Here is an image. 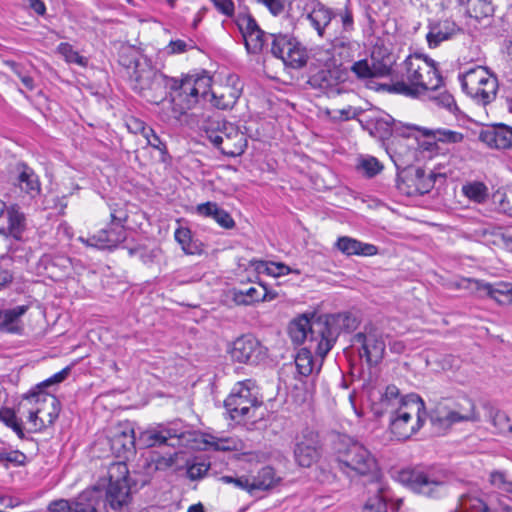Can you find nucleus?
<instances>
[{
	"label": "nucleus",
	"instance_id": "603ef678",
	"mask_svg": "<svg viewBox=\"0 0 512 512\" xmlns=\"http://www.w3.org/2000/svg\"><path fill=\"white\" fill-rule=\"evenodd\" d=\"M210 468V464L205 461L187 463V476L190 480L202 479Z\"/></svg>",
	"mask_w": 512,
	"mask_h": 512
},
{
	"label": "nucleus",
	"instance_id": "9b49d317",
	"mask_svg": "<svg viewBox=\"0 0 512 512\" xmlns=\"http://www.w3.org/2000/svg\"><path fill=\"white\" fill-rule=\"evenodd\" d=\"M479 415L471 399L463 398L455 408L438 403L430 413V421L437 431H443L454 423L462 421H477Z\"/></svg>",
	"mask_w": 512,
	"mask_h": 512
},
{
	"label": "nucleus",
	"instance_id": "7ed1b4c3",
	"mask_svg": "<svg viewBox=\"0 0 512 512\" xmlns=\"http://www.w3.org/2000/svg\"><path fill=\"white\" fill-rule=\"evenodd\" d=\"M334 453L339 470L348 477L367 476L378 468L371 451L351 436L339 435L334 443Z\"/></svg>",
	"mask_w": 512,
	"mask_h": 512
},
{
	"label": "nucleus",
	"instance_id": "5fc2aeb1",
	"mask_svg": "<svg viewBox=\"0 0 512 512\" xmlns=\"http://www.w3.org/2000/svg\"><path fill=\"white\" fill-rule=\"evenodd\" d=\"M58 51L61 55H63L66 61L70 63H77L80 65L84 64V58L79 55L77 51H75L72 46L68 43H61L58 46Z\"/></svg>",
	"mask_w": 512,
	"mask_h": 512
},
{
	"label": "nucleus",
	"instance_id": "69168bd1",
	"mask_svg": "<svg viewBox=\"0 0 512 512\" xmlns=\"http://www.w3.org/2000/svg\"><path fill=\"white\" fill-rule=\"evenodd\" d=\"M269 275L273 277H280L288 275L292 272V269L284 263L270 261Z\"/></svg>",
	"mask_w": 512,
	"mask_h": 512
},
{
	"label": "nucleus",
	"instance_id": "e2e57ef3",
	"mask_svg": "<svg viewBox=\"0 0 512 512\" xmlns=\"http://www.w3.org/2000/svg\"><path fill=\"white\" fill-rule=\"evenodd\" d=\"M485 282L464 278L458 283V287L462 289L469 290L470 292H483V286H485Z\"/></svg>",
	"mask_w": 512,
	"mask_h": 512
},
{
	"label": "nucleus",
	"instance_id": "c9c22d12",
	"mask_svg": "<svg viewBox=\"0 0 512 512\" xmlns=\"http://www.w3.org/2000/svg\"><path fill=\"white\" fill-rule=\"evenodd\" d=\"M483 293L502 305L512 304V284L498 282L496 284L486 283L483 286Z\"/></svg>",
	"mask_w": 512,
	"mask_h": 512
},
{
	"label": "nucleus",
	"instance_id": "9d476101",
	"mask_svg": "<svg viewBox=\"0 0 512 512\" xmlns=\"http://www.w3.org/2000/svg\"><path fill=\"white\" fill-rule=\"evenodd\" d=\"M254 382L246 380L239 382L224 402V406L233 420L252 419L260 402L253 391Z\"/></svg>",
	"mask_w": 512,
	"mask_h": 512
},
{
	"label": "nucleus",
	"instance_id": "774afa93",
	"mask_svg": "<svg viewBox=\"0 0 512 512\" xmlns=\"http://www.w3.org/2000/svg\"><path fill=\"white\" fill-rule=\"evenodd\" d=\"M331 119L336 121H344L349 120L354 117V112L351 107L345 108V109H337L332 112H327Z\"/></svg>",
	"mask_w": 512,
	"mask_h": 512
},
{
	"label": "nucleus",
	"instance_id": "338daca9",
	"mask_svg": "<svg viewBox=\"0 0 512 512\" xmlns=\"http://www.w3.org/2000/svg\"><path fill=\"white\" fill-rule=\"evenodd\" d=\"M126 126L128 130L134 134L140 133L142 136L145 134V130L149 129L145 123L137 118L131 117L127 120Z\"/></svg>",
	"mask_w": 512,
	"mask_h": 512
},
{
	"label": "nucleus",
	"instance_id": "49530a36",
	"mask_svg": "<svg viewBox=\"0 0 512 512\" xmlns=\"http://www.w3.org/2000/svg\"><path fill=\"white\" fill-rule=\"evenodd\" d=\"M307 59L308 55L305 47L300 42H298V45L292 52V55L285 56L284 65L291 68H301L306 64Z\"/></svg>",
	"mask_w": 512,
	"mask_h": 512
},
{
	"label": "nucleus",
	"instance_id": "20e7f679",
	"mask_svg": "<svg viewBox=\"0 0 512 512\" xmlns=\"http://www.w3.org/2000/svg\"><path fill=\"white\" fill-rule=\"evenodd\" d=\"M167 89L171 91L173 117L179 119L201 99H207L212 79L208 75H186L181 79L170 78Z\"/></svg>",
	"mask_w": 512,
	"mask_h": 512
},
{
	"label": "nucleus",
	"instance_id": "0e129e2a",
	"mask_svg": "<svg viewBox=\"0 0 512 512\" xmlns=\"http://www.w3.org/2000/svg\"><path fill=\"white\" fill-rule=\"evenodd\" d=\"M111 227L120 226L124 228V223L128 219L127 212L122 208H113L110 214Z\"/></svg>",
	"mask_w": 512,
	"mask_h": 512
},
{
	"label": "nucleus",
	"instance_id": "7c9ffc66",
	"mask_svg": "<svg viewBox=\"0 0 512 512\" xmlns=\"http://www.w3.org/2000/svg\"><path fill=\"white\" fill-rule=\"evenodd\" d=\"M111 449L119 456L132 453L135 449L136 438L134 429L130 426L115 431L110 439Z\"/></svg>",
	"mask_w": 512,
	"mask_h": 512
},
{
	"label": "nucleus",
	"instance_id": "6ab92c4d",
	"mask_svg": "<svg viewBox=\"0 0 512 512\" xmlns=\"http://www.w3.org/2000/svg\"><path fill=\"white\" fill-rule=\"evenodd\" d=\"M99 502V491L85 490L73 501L59 499L49 504L50 512H96Z\"/></svg>",
	"mask_w": 512,
	"mask_h": 512
},
{
	"label": "nucleus",
	"instance_id": "6e6d98bb",
	"mask_svg": "<svg viewBox=\"0 0 512 512\" xmlns=\"http://www.w3.org/2000/svg\"><path fill=\"white\" fill-rule=\"evenodd\" d=\"M220 480L226 484H233L236 488L245 490L252 495L250 478L248 476L232 477L222 476Z\"/></svg>",
	"mask_w": 512,
	"mask_h": 512
},
{
	"label": "nucleus",
	"instance_id": "0eeeda50",
	"mask_svg": "<svg viewBox=\"0 0 512 512\" xmlns=\"http://www.w3.org/2000/svg\"><path fill=\"white\" fill-rule=\"evenodd\" d=\"M21 408L27 411L32 431H41L51 426L58 418L60 411L57 398L42 391L25 396Z\"/></svg>",
	"mask_w": 512,
	"mask_h": 512
},
{
	"label": "nucleus",
	"instance_id": "c03bdc74",
	"mask_svg": "<svg viewBox=\"0 0 512 512\" xmlns=\"http://www.w3.org/2000/svg\"><path fill=\"white\" fill-rule=\"evenodd\" d=\"M175 239L186 254H195L197 252V245L192 241L191 231L188 228H178L175 231Z\"/></svg>",
	"mask_w": 512,
	"mask_h": 512
},
{
	"label": "nucleus",
	"instance_id": "c85d7f7f",
	"mask_svg": "<svg viewBox=\"0 0 512 512\" xmlns=\"http://www.w3.org/2000/svg\"><path fill=\"white\" fill-rule=\"evenodd\" d=\"M17 171V185L20 190L31 198L38 196L41 191V184L34 170L26 164L20 163L17 165Z\"/></svg>",
	"mask_w": 512,
	"mask_h": 512
},
{
	"label": "nucleus",
	"instance_id": "de8ad7c7",
	"mask_svg": "<svg viewBox=\"0 0 512 512\" xmlns=\"http://www.w3.org/2000/svg\"><path fill=\"white\" fill-rule=\"evenodd\" d=\"M357 168L366 176L373 177L383 169V166L375 157L368 156L359 160Z\"/></svg>",
	"mask_w": 512,
	"mask_h": 512
},
{
	"label": "nucleus",
	"instance_id": "4d7b16f0",
	"mask_svg": "<svg viewBox=\"0 0 512 512\" xmlns=\"http://www.w3.org/2000/svg\"><path fill=\"white\" fill-rule=\"evenodd\" d=\"M26 458V455L18 450L0 451V462L11 463L13 465L19 466L25 463Z\"/></svg>",
	"mask_w": 512,
	"mask_h": 512
},
{
	"label": "nucleus",
	"instance_id": "72a5a7b5",
	"mask_svg": "<svg viewBox=\"0 0 512 512\" xmlns=\"http://www.w3.org/2000/svg\"><path fill=\"white\" fill-rule=\"evenodd\" d=\"M27 311V306H16L0 313V330L8 333H20V317Z\"/></svg>",
	"mask_w": 512,
	"mask_h": 512
},
{
	"label": "nucleus",
	"instance_id": "f8f14e48",
	"mask_svg": "<svg viewBox=\"0 0 512 512\" xmlns=\"http://www.w3.org/2000/svg\"><path fill=\"white\" fill-rule=\"evenodd\" d=\"M235 22L244 38L245 47L249 53L257 54L262 51L270 50L272 46V37L276 34H267L257 24L255 19L247 13H239Z\"/></svg>",
	"mask_w": 512,
	"mask_h": 512
},
{
	"label": "nucleus",
	"instance_id": "4468645a",
	"mask_svg": "<svg viewBox=\"0 0 512 512\" xmlns=\"http://www.w3.org/2000/svg\"><path fill=\"white\" fill-rule=\"evenodd\" d=\"M353 343L361 346L360 355L365 357L370 365H377L384 357V335L372 325L365 326L363 332L355 334Z\"/></svg>",
	"mask_w": 512,
	"mask_h": 512
},
{
	"label": "nucleus",
	"instance_id": "052dcab7",
	"mask_svg": "<svg viewBox=\"0 0 512 512\" xmlns=\"http://www.w3.org/2000/svg\"><path fill=\"white\" fill-rule=\"evenodd\" d=\"M147 142V144L154 149L159 150L161 153L166 152V146L160 138L154 133L153 129L149 127V129L145 130V134L143 136Z\"/></svg>",
	"mask_w": 512,
	"mask_h": 512
},
{
	"label": "nucleus",
	"instance_id": "a18cd8bd",
	"mask_svg": "<svg viewBox=\"0 0 512 512\" xmlns=\"http://www.w3.org/2000/svg\"><path fill=\"white\" fill-rule=\"evenodd\" d=\"M493 198L498 211L512 217V189L503 192L497 191Z\"/></svg>",
	"mask_w": 512,
	"mask_h": 512
},
{
	"label": "nucleus",
	"instance_id": "79ce46f5",
	"mask_svg": "<svg viewBox=\"0 0 512 512\" xmlns=\"http://www.w3.org/2000/svg\"><path fill=\"white\" fill-rule=\"evenodd\" d=\"M362 512H387L386 496L382 488L365 501Z\"/></svg>",
	"mask_w": 512,
	"mask_h": 512
},
{
	"label": "nucleus",
	"instance_id": "dca6fc26",
	"mask_svg": "<svg viewBox=\"0 0 512 512\" xmlns=\"http://www.w3.org/2000/svg\"><path fill=\"white\" fill-rule=\"evenodd\" d=\"M392 63L393 60L390 55L380 57L376 52H373L370 59L354 62L351 71L361 80L380 78L390 74Z\"/></svg>",
	"mask_w": 512,
	"mask_h": 512
},
{
	"label": "nucleus",
	"instance_id": "f03ea898",
	"mask_svg": "<svg viewBox=\"0 0 512 512\" xmlns=\"http://www.w3.org/2000/svg\"><path fill=\"white\" fill-rule=\"evenodd\" d=\"M346 320L349 316L345 314L324 315L312 320L302 315L290 323L288 331L295 344H302L309 338L310 348H313L315 342V352L324 358L339 335L340 324Z\"/></svg>",
	"mask_w": 512,
	"mask_h": 512
},
{
	"label": "nucleus",
	"instance_id": "b1692460",
	"mask_svg": "<svg viewBox=\"0 0 512 512\" xmlns=\"http://www.w3.org/2000/svg\"><path fill=\"white\" fill-rule=\"evenodd\" d=\"M461 32V28L450 19L431 22L426 39L430 48L438 47L442 42L454 38Z\"/></svg>",
	"mask_w": 512,
	"mask_h": 512
},
{
	"label": "nucleus",
	"instance_id": "f704fd0d",
	"mask_svg": "<svg viewBox=\"0 0 512 512\" xmlns=\"http://www.w3.org/2000/svg\"><path fill=\"white\" fill-rule=\"evenodd\" d=\"M298 40L284 34H277L276 37H272V46L270 52L273 56L282 60L285 63V56L292 55L298 45Z\"/></svg>",
	"mask_w": 512,
	"mask_h": 512
},
{
	"label": "nucleus",
	"instance_id": "f3484780",
	"mask_svg": "<svg viewBox=\"0 0 512 512\" xmlns=\"http://www.w3.org/2000/svg\"><path fill=\"white\" fill-rule=\"evenodd\" d=\"M184 437V433H178L174 429L159 426L148 428L140 432L137 441L141 448H149L160 445L176 447L182 444V439Z\"/></svg>",
	"mask_w": 512,
	"mask_h": 512
},
{
	"label": "nucleus",
	"instance_id": "393cba45",
	"mask_svg": "<svg viewBox=\"0 0 512 512\" xmlns=\"http://www.w3.org/2000/svg\"><path fill=\"white\" fill-rule=\"evenodd\" d=\"M240 94V89L234 86L221 85L213 90L209 89V95L204 101L218 109H230L236 104Z\"/></svg>",
	"mask_w": 512,
	"mask_h": 512
},
{
	"label": "nucleus",
	"instance_id": "5701e85b",
	"mask_svg": "<svg viewBox=\"0 0 512 512\" xmlns=\"http://www.w3.org/2000/svg\"><path fill=\"white\" fill-rule=\"evenodd\" d=\"M479 139L490 148L512 149V127L496 124L482 130Z\"/></svg>",
	"mask_w": 512,
	"mask_h": 512
},
{
	"label": "nucleus",
	"instance_id": "2eb2a0df",
	"mask_svg": "<svg viewBox=\"0 0 512 512\" xmlns=\"http://www.w3.org/2000/svg\"><path fill=\"white\" fill-rule=\"evenodd\" d=\"M26 230V216L20 207L13 204L7 206L4 202L0 203V236L5 241L10 238L21 240Z\"/></svg>",
	"mask_w": 512,
	"mask_h": 512
},
{
	"label": "nucleus",
	"instance_id": "bb28decb",
	"mask_svg": "<svg viewBox=\"0 0 512 512\" xmlns=\"http://www.w3.org/2000/svg\"><path fill=\"white\" fill-rule=\"evenodd\" d=\"M132 500L130 485L108 484L105 506L117 512L125 511Z\"/></svg>",
	"mask_w": 512,
	"mask_h": 512
},
{
	"label": "nucleus",
	"instance_id": "aec40b11",
	"mask_svg": "<svg viewBox=\"0 0 512 512\" xmlns=\"http://www.w3.org/2000/svg\"><path fill=\"white\" fill-rule=\"evenodd\" d=\"M419 128L414 126H405L401 135L405 137H409L411 135V131ZM422 135L426 137H430L434 140V145L436 149L440 150L445 148L447 151L453 149L457 144H460L464 141V134L460 131L447 129V128H438V129H420Z\"/></svg>",
	"mask_w": 512,
	"mask_h": 512
},
{
	"label": "nucleus",
	"instance_id": "4c0bfd02",
	"mask_svg": "<svg viewBox=\"0 0 512 512\" xmlns=\"http://www.w3.org/2000/svg\"><path fill=\"white\" fill-rule=\"evenodd\" d=\"M462 194L470 201L482 204L488 198V187L480 181H471L465 183L461 188Z\"/></svg>",
	"mask_w": 512,
	"mask_h": 512
},
{
	"label": "nucleus",
	"instance_id": "a211bd4d",
	"mask_svg": "<svg viewBox=\"0 0 512 512\" xmlns=\"http://www.w3.org/2000/svg\"><path fill=\"white\" fill-rule=\"evenodd\" d=\"M230 354L234 361L254 364L264 357L265 352L258 339L251 334H247L233 342Z\"/></svg>",
	"mask_w": 512,
	"mask_h": 512
},
{
	"label": "nucleus",
	"instance_id": "3c124183",
	"mask_svg": "<svg viewBox=\"0 0 512 512\" xmlns=\"http://www.w3.org/2000/svg\"><path fill=\"white\" fill-rule=\"evenodd\" d=\"M490 482L498 490L512 495V480H509L504 472H492L490 474Z\"/></svg>",
	"mask_w": 512,
	"mask_h": 512
},
{
	"label": "nucleus",
	"instance_id": "cd10ccee",
	"mask_svg": "<svg viewBox=\"0 0 512 512\" xmlns=\"http://www.w3.org/2000/svg\"><path fill=\"white\" fill-rule=\"evenodd\" d=\"M335 246L346 256H373L378 252V248L375 245L363 243L348 236L339 237Z\"/></svg>",
	"mask_w": 512,
	"mask_h": 512
},
{
	"label": "nucleus",
	"instance_id": "473e14b6",
	"mask_svg": "<svg viewBox=\"0 0 512 512\" xmlns=\"http://www.w3.org/2000/svg\"><path fill=\"white\" fill-rule=\"evenodd\" d=\"M196 210L199 215L213 218L221 227L225 229H231L235 226V222L230 214L224 209L220 208L214 202L199 204Z\"/></svg>",
	"mask_w": 512,
	"mask_h": 512
},
{
	"label": "nucleus",
	"instance_id": "a878e982",
	"mask_svg": "<svg viewBox=\"0 0 512 512\" xmlns=\"http://www.w3.org/2000/svg\"><path fill=\"white\" fill-rule=\"evenodd\" d=\"M307 10L306 19L317 31L318 35L322 37L324 35L325 28L332 20L333 15L331 10L317 0L311 1L307 5Z\"/></svg>",
	"mask_w": 512,
	"mask_h": 512
},
{
	"label": "nucleus",
	"instance_id": "1a4fd4ad",
	"mask_svg": "<svg viewBox=\"0 0 512 512\" xmlns=\"http://www.w3.org/2000/svg\"><path fill=\"white\" fill-rule=\"evenodd\" d=\"M461 85L468 96L486 105L496 97L498 80L486 68L477 66L462 75Z\"/></svg>",
	"mask_w": 512,
	"mask_h": 512
},
{
	"label": "nucleus",
	"instance_id": "680f3d73",
	"mask_svg": "<svg viewBox=\"0 0 512 512\" xmlns=\"http://www.w3.org/2000/svg\"><path fill=\"white\" fill-rule=\"evenodd\" d=\"M216 9L227 17L234 16V3L232 0H211Z\"/></svg>",
	"mask_w": 512,
	"mask_h": 512
},
{
	"label": "nucleus",
	"instance_id": "09e8293b",
	"mask_svg": "<svg viewBox=\"0 0 512 512\" xmlns=\"http://www.w3.org/2000/svg\"><path fill=\"white\" fill-rule=\"evenodd\" d=\"M436 175L433 172L425 173V170L419 168L416 170V186L417 190L421 193L429 192L435 183Z\"/></svg>",
	"mask_w": 512,
	"mask_h": 512
},
{
	"label": "nucleus",
	"instance_id": "a19ab883",
	"mask_svg": "<svg viewBox=\"0 0 512 512\" xmlns=\"http://www.w3.org/2000/svg\"><path fill=\"white\" fill-rule=\"evenodd\" d=\"M309 348H302L295 357V366L298 373L302 376H308L313 372V356Z\"/></svg>",
	"mask_w": 512,
	"mask_h": 512
},
{
	"label": "nucleus",
	"instance_id": "2f4dec72",
	"mask_svg": "<svg viewBox=\"0 0 512 512\" xmlns=\"http://www.w3.org/2000/svg\"><path fill=\"white\" fill-rule=\"evenodd\" d=\"M252 495L257 491L274 488L281 480L271 466L262 467L255 475L249 476Z\"/></svg>",
	"mask_w": 512,
	"mask_h": 512
},
{
	"label": "nucleus",
	"instance_id": "c756f323",
	"mask_svg": "<svg viewBox=\"0 0 512 512\" xmlns=\"http://www.w3.org/2000/svg\"><path fill=\"white\" fill-rule=\"evenodd\" d=\"M370 134L379 139L388 138L394 131H398L395 120L388 114L377 113L366 121Z\"/></svg>",
	"mask_w": 512,
	"mask_h": 512
},
{
	"label": "nucleus",
	"instance_id": "423d86ee",
	"mask_svg": "<svg viewBox=\"0 0 512 512\" xmlns=\"http://www.w3.org/2000/svg\"><path fill=\"white\" fill-rule=\"evenodd\" d=\"M130 81L132 88L151 103L159 104L167 95L169 77L145 62L135 63Z\"/></svg>",
	"mask_w": 512,
	"mask_h": 512
},
{
	"label": "nucleus",
	"instance_id": "412c9836",
	"mask_svg": "<svg viewBox=\"0 0 512 512\" xmlns=\"http://www.w3.org/2000/svg\"><path fill=\"white\" fill-rule=\"evenodd\" d=\"M319 437L312 430L306 429L297 441L294 456L296 462L302 467H310L319 456Z\"/></svg>",
	"mask_w": 512,
	"mask_h": 512
},
{
	"label": "nucleus",
	"instance_id": "37998d69",
	"mask_svg": "<svg viewBox=\"0 0 512 512\" xmlns=\"http://www.w3.org/2000/svg\"><path fill=\"white\" fill-rule=\"evenodd\" d=\"M234 300L239 305H251L256 301L262 300V292L255 287H250L246 290L235 289Z\"/></svg>",
	"mask_w": 512,
	"mask_h": 512
},
{
	"label": "nucleus",
	"instance_id": "864d4df0",
	"mask_svg": "<svg viewBox=\"0 0 512 512\" xmlns=\"http://www.w3.org/2000/svg\"><path fill=\"white\" fill-rule=\"evenodd\" d=\"M194 47L195 43L191 39H189L188 41L177 39L170 41V43L166 47V50L168 54H181L193 49Z\"/></svg>",
	"mask_w": 512,
	"mask_h": 512
},
{
	"label": "nucleus",
	"instance_id": "bf43d9fd",
	"mask_svg": "<svg viewBox=\"0 0 512 512\" xmlns=\"http://www.w3.org/2000/svg\"><path fill=\"white\" fill-rule=\"evenodd\" d=\"M0 417L3 419V421L11 427L18 436L23 437L24 433L22 430L21 424L18 422L16 416L14 413L10 410H6L5 412L0 414Z\"/></svg>",
	"mask_w": 512,
	"mask_h": 512
},
{
	"label": "nucleus",
	"instance_id": "8fccbe9b",
	"mask_svg": "<svg viewBox=\"0 0 512 512\" xmlns=\"http://www.w3.org/2000/svg\"><path fill=\"white\" fill-rule=\"evenodd\" d=\"M492 424L497 429L498 433L503 435L512 434V423L506 413L496 411L492 416Z\"/></svg>",
	"mask_w": 512,
	"mask_h": 512
},
{
	"label": "nucleus",
	"instance_id": "e433bc0d",
	"mask_svg": "<svg viewBox=\"0 0 512 512\" xmlns=\"http://www.w3.org/2000/svg\"><path fill=\"white\" fill-rule=\"evenodd\" d=\"M200 442L204 445L202 449L213 451H232L237 448V442L229 437H218L212 434H203Z\"/></svg>",
	"mask_w": 512,
	"mask_h": 512
},
{
	"label": "nucleus",
	"instance_id": "4be33fe9",
	"mask_svg": "<svg viewBox=\"0 0 512 512\" xmlns=\"http://www.w3.org/2000/svg\"><path fill=\"white\" fill-rule=\"evenodd\" d=\"M126 238L125 229L120 226L100 230L97 234L90 237L80 236L78 240L84 245L98 249H113L117 247Z\"/></svg>",
	"mask_w": 512,
	"mask_h": 512
},
{
	"label": "nucleus",
	"instance_id": "ea45409f",
	"mask_svg": "<svg viewBox=\"0 0 512 512\" xmlns=\"http://www.w3.org/2000/svg\"><path fill=\"white\" fill-rule=\"evenodd\" d=\"M109 484L115 485H129L128 475L129 470L127 464L124 462H114L108 467Z\"/></svg>",
	"mask_w": 512,
	"mask_h": 512
},
{
	"label": "nucleus",
	"instance_id": "13d9d810",
	"mask_svg": "<svg viewBox=\"0 0 512 512\" xmlns=\"http://www.w3.org/2000/svg\"><path fill=\"white\" fill-rule=\"evenodd\" d=\"M463 508L466 512H489L487 504L478 498H472L462 503Z\"/></svg>",
	"mask_w": 512,
	"mask_h": 512
},
{
	"label": "nucleus",
	"instance_id": "58836bf2",
	"mask_svg": "<svg viewBox=\"0 0 512 512\" xmlns=\"http://www.w3.org/2000/svg\"><path fill=\"white\" fill-rule=\"evenodd\" d=\"M408 399V394L401 396L398 387L395 385H389L386 387L385 392L382 396V405L385 409L390 412L395 408H399Z\"/></svg>",
	"mask_w": 512,
	"mask_h": 512
},
{
	"label": "nucleus",
	"instance_id": "6e6552de",
	"mask_svg": "<svg viewBox=\"0 0 512 512\" xmlns=\"http://www.w3.org/2000/svg\"><path fill=\"white\" fill-rule=\"evenodd\" d=\"M398 479L413 492L429 498L441 497L447 491V475L436 470L406 469Z\"/></svg>",
	"mask_w": 512,
	"mask_h": 512
},
{
	"label": "nucleus",
	"instance_id": "ddd939ff",
	"mask_svg": "<svg viewBox=\"0 0 512 512\" xmlns=\"http://www.w3.org/2000/svg\"><path fill=\"white\" fill-rule=\"evenodd\" d=\"M208 139L224 155L230 157L240 156L247 146L245 134L231 123H225L221 129L208 133Z\"/></svg>",
	"mask_w": 512,
	"mask_h": 512
},
{
	"label": "nucleus",
	"instance_id": "f257e3e1",
	"mask_svg": "<svg viewBox=\"0 0 512 512\" xmlns=\"http://www.w3.org/2000/svg\"><path fill=\"white\" fill-rule=\"evenodd\" d=\"M442 84L433 61L421 55H410L398 67L386 90L407 97H418L427 90H435Z\"/></svg>",
	"mask_w": 512,
	"mask_h": 512
},
{
	"label": "nucleus",
	"instance_id": "39448f33",
	"mask_svg": "<svg viewBox=\"0 0 512 512\" xmlns=\"http://www.w3.org/2000/svg\"><path fill=\"white\" fill-rule=\"evenodd\" d=\"M388 413L389 428L397 440L409 439L419 431L426 420L424 401L415 393L408 394L406 402Z\"/></svg>",
	"mask_w": 512,
	"mask_h": 512
}]
</instances>
